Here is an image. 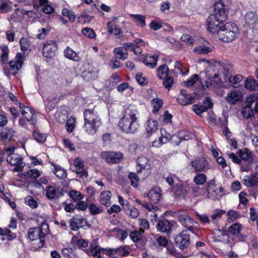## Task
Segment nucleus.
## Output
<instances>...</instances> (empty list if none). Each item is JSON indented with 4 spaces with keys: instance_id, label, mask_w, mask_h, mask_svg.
<instances>
[{
    "instance_id": "nucleus-28",
    "label": "nucleus",
    "mask_w": 258,
    "mask_h": 258,
    "mask_svg": "<svg viewBox=\"0 0 258 258\" xmlns=\"http://www.w3.org/2000/svg\"><path fill=\"white\" fill-rule=\"evenodd\" d=\"M38 232L40 235V244L39 246L40 247H42L44 244V238L46 235L48 234L49 232L48 224L45 221H43L41 224L40 228H39Z\"/></svg>"
},
{
    "instance_id": "nucleus-10",
    "label": "nucleus",
    "mask_w": 258,
    "mask_h": 258,
    "mask_svg": "<svg viewBox=\"0 0 258 258\" xmlns=\"http://www.w3.org/2000/svg\"><path fill=\"white\" fill-rule=\"evenodd\" d=\"M161 190L160 188L157 186L153 187L149 191L147 194V197L151 201V204H157L159 202L161 196ZM142 205L150 211L154 208V206L152 204L148 205V204L145 203L142 204Z\"/></svg>"
},
{
    "instance_id": "nucleus-1",
    "label": "nucleus",
    "mask_w": 258,
    "mask_h": 258,
    "mask_svg": "<svg viewBox=\"0 0 258 258\" xmlns=\"http://www.w3.org/2000/svg\"><path fill=\"white\" fill-rule=\"evenodd\" d=\"M228 11L225 8L224 3L219 1L214 6L213 14L207 19V29L212 33L218 34L223 28L224 23L227 19Z\"/></svg>"
},
{
    "instance_id": "nucleus-17",
    "label": "nucleus",
    "mask_w": 258,
    "mask_h": 258,
    "mask_svg": "<svg viewBox=\"0 0 258 258\" xmlns=\"http://www.w3.org/2000/svg\"><path fill=\"white\" fill-rule=\"evenodd\" d=\"M45 190L46 196L50 200L57 199L62 195V190L59 187L49 185L46 187Z\"/></svg>"
},
{
    "instance_id": "nucleus-20",
    "label": "nucleus",
    "mask_w": 258,
    "mask_h": 258,
    "mask_svg": "<svg viewBox=\"0 0 258 258\" xmlns=\"http://www.w3.org/2000/svg\"><path fill=\"white\" fill-rule=\"evenodd\" d=\"M243 94L239 91L232 89L227 94L225 100L231 104H235L242 99Z\"/></svg>"
},
{
    "instance_id": "nucleus-15",
    "label": "nucleus",
    "mask_w": 258,
    "mask_h": 258,
    "mask_svg": "<svg viewBox=\"0 0 258 258\" xmlns=\"http://www.w3.org/2000/svg\"><path fill=\"white\" fill-rule=\"evenodd\" d=\"M18 103L21 114L24 117H30V121L32 123H36L37 122V116L34 109L28 106L25 105L22 103Z\"/></svg>"
},
{
    "instance_id": "nucleus-63",
    "label": "nucleus",
    "mask_w": 258,
    "mask_h": 258,
    "mask_svg": "<svg viewBox=\"0 0 258 258\" xmlns=\"http://www.w3.org/2000/svg\"><path fill=\"white\" fill-rule=\"evenodd\" d=\"M89 210L90 213L93 215H98L102 212V210L100 207L93 204L90 205Z\"/></svg>"
},
{
    "instance_id": "nucleus-25",
    "label": "nucleus",
    "mask_w": 258,
    "mask_h": 258,
    "mask_svg": "<svg viewBox=\"0 0 258 258\" xmlns=\"http://www.w3.org/2000/svg\"><path fill=\"white\" fill-rule=\"evenodd\" d=\"M86 223V220L82 217L74 218L70 221V227L72 230L76 231L85 226Z\"/></svg>"
},
{
    "instance_id": "nucleus-45",
    "label": "nucleus",
    "mask_w": 258,
    "mask_h": 258,
    "mask_svg": "<svg viewBox=\"0 0 258 258\" xmlns=\"http://www.w3.org/2000/svg\"><path fill=\"white\" fill-rule=\"evenodd\" d=\"M39 227H33L28 230V237L31 240L39 239L40 242V235L38 232Z\"/></svg>"
},
{
    "instance_id": "nucleus-3",
    "label": "nucleus",
    "mask_w": 258,
    "mask_h": 258,
    "mask_svg": "<svg viewBox=\"0 0 258 258\" xmlns=\"http://www.w3.org/2000/svg\"><path fill=\"white\" fill-rule=\"evenodd\" d=\"M84 117L83 130L89 135H94L102 125L101 119L97 112L94 109H86L84 111Z\"/></svg>"
},
{
    "instance_id": "nucleus-36",
    "label": "nucleus",
    "mask_w": 258,
    "mask_h": 258,
    "mask_svg": "<svg viewBox=\"0 0 258 258\" xmlns=\"http://www.w3.org/2000/svg\"><path fill=\"white\" fill-rule=\"evenodd\" d=\"M130 17L134 22L137 23V26L141 27L146 26L145 16L139 14H131Z\"/></svg>"
},
{
    "instance_id": "nucleus-40",
    "label": "nucleus",
    "mask_w": 258,
    "mask_h": 258,
    "mask_svg": "<svg viewBox=\"0 0 258 258\" xmlns=\"http://www.w3.org/2000/svg\"><path fill=\"white\" fill-rule=\"evenodd\" d=\"M244 87L250 91H255L258 89V83L253 78H247L245 81Z\"/></svg>"
},
{
    "instance_id": "nucleus-19",
    "label": "nucleus",
    "mask_w": 258,
    "mask_h": 258,
    "mask_svg": "<svg viewBox=\"0 0 258 258\" xmlns=\"http://www.w3.org/2000/svg\"><path fill=\"white\" fill-rule=\"evenodd\" d=\"M190 165L194 168L195 172L205 171L208 168V163L205 158H197L190 162Z\"/></svg>"
},
{
    "instance_id": "nucleus-58",
    "label": "nucleus",
    "mask_w": 258,
    "mask_h": 258,
    "mask_svg": "<svg viewBox=\"0 0 258 258\" xmlns=\"http://www.w3.org/2000/svg\"><path fill=\"white\" fill-rule=\"evenodd\" d=\"M162 100L158 98L154 99L152 101V105L153 107V112L156 114L162 106Z\"/></svg>"
},
{
    "instance_id": "nucleus-5",
    "label": "nucleus",
    "mask_w": 258,
    "mask_h": 258,
    "mask_svg": "<svg viewBox=\"0 0 258 258\" xmlns=\"http://www.w3.org/2000/svg\"><path fill=\"white\" fill-rule=\"evenodd\" d=\"M23 57L22 54L19 52L15 58L8 62L4 67L5 74L7 76L15 75L22 67Z\"/></svg>"
},
{
    "instance_id": "nucleus-13",
    "label": "nucleus",
    "mask_w": 258,
    "mask_h": 258,
    "mask_svg": "<svg viewBox=\"0 0 258 258\" xmlns=\"http://www.w3.org/2000/svg\"><path fill=\"white\" fill-rule=\"evenodd\" d=\"M57 49V44L55 41H47L43 46V55L45 57L52 58L55 55V52Z\"/></svg>"
},
{
    "instance_id": "nucleus-21",
    "label": "nucleus",
    "mask_w": 258,
    "mask_h": 258,
    "mask_svg": "<svg viewBox=\"0 0 258 258\" xmlns=\"http://www.w3.org/2000/svg\"><path fill=\"white\" fill-rule=\"evenodd\" d=\"M158 121L152 118L148 119L145 124V128L148 136H151L156 133L158 129Z\"/></svg>"
},
{
    "instance_id": "nucleus-37",
    "label": "nucleus",
    "mask_w": 258,
    "mask_h": 258,
    "mask_svg": "<svg viewBox=\"0 0 258 258\" xmlns=\"http://www.w3.org/2000/svg\"><path fill=\"white\" fill-rule=\"evenodd\" d=\"M15 134V131L11 128L6 127L0 133L1 138L6 141L10 140Z\"/></svg>"
},
{
    "instance_id": "nucleus-47",
    "label": "nucleus",
    "mask_w": 258,
    "mask_h": 258,
    "mask_svg": "<svg viewBox=\"0 0 258 258\" xmlns=\"http://www.w3.org/2000/svg\"><path fill=\"white\" fill-rule=\"evenodd\" d=\"M5 236H7L8 240H11L14 239L16 235L15 234H11L10 230L7 228L3 229L0 228V239L2 240H4L6 239Z\"/></svg>"
},
{
    "instance_id": "nucleus-41",
    "label": "nucleus",
    "mask_w": 258,
    "mask_h": 258,
    "mask_svg": "<svg viewBox=\"0 0 258 258\" xmlns=\"http://www.w3.org/2000/svg\"><path fill=\"white\" fill-rule=\"evenodd\" d=\"M225 213V211L220 209H217L213 211L210 215V220L212 224L216 225L218 221L221 219V216Z\"/></svg>"
},
{
    "instance_id": "nucleus-62",
    "label": "nucleus",
    "mask_w": 258,
    "mask_h": 258,
    "mask_svg": "<svg viewBox=\"0 0 258 258\" xmlns=\"http://www.w3.org/2000/svg\"><path fill=\"white\" fill-rule=\"evenodd\" d=\"M82 33L84 35L91 39H93L96 36L94 31L91 28L86 27L83 28Z\"/></svg>"
},
{
    "instance_id": "nucleus-38",
    "label": "nucleus",
    "mask_w": 258,
    "mask_h": 258,
    "mask_svg": "<svg viewBox=\"0 0 258 258\" xmlns=\"http://www.w3.org/2000/svg\"><path fill=\"white\" fill-rule=\"evenodd\" d=\"M239 156L240 160L251 162L252 159V154L251 152L246 148H243L239 151Z\"/></svg>"
},
{
    "instance_id": "nucleus-42",
    "label": "nucleus",
    "mask_w": 258,
    "mask_h": 258,
    "mask_svg": "<svg viewBox=\"0 0 258 258\" xmlns=\"http://www.w3.org/2000/svg\"><path fill=\"white\" fill-rule=\"evenodd\" d=\"M53 167L52 169L53 173L59 178H64L67 176V173L64 169L55 164H52Z\"/></svg>"
},
{
    "instance_id": "nucleus-24",
    "label": "nucleus",
    "mask_w": 258,
    "mask_h": 258,
    "mask_svg": "<svg viewBox=\"0 0 258 258\" xmlns=\"http://www.w3.org/2000/svg\"><path fill=\"white\" fill-rule=\"evenodd\" d=\"M137 172H140L143 170H147V173L149 172L150 165L149 163L148 159L145 157H141L138 158L137 160Z\"/></svg>"
},
{
    "instance_id": "nucleus-56",
    "label": "nucleus",
    "mask_w": 258,
    "mask_h": 258,
    "mask_svg": "<svg viewBox=\"0 0 258 258\" xmlns=\"http://www.w3.org/2000/svg\"><path fill=\"white\" fill-rule=\"evenodd\" d=\"M125 211L127 215L132 218H136L139 215V211L133 206H128L125 208Z\"/></svg>"
},
{
    "instance_id": "nucleus-2",
    "label": "nucleus",
    "mask_w": 258,
    "mask_h": 258,
    "mask_svg": "<svg viewBox=\"0 0 258 258\" xmlns=\"http://www.w3.org/2000/svg\"><path fill=\"white\" fill-rule=\"evenodd\" d=\"M137 114L138 111L136 106L130 105L125 109L124 115L118 122L120 130L126 133H136L140 126Z\"/></svg>"
},
{
    "instance_id": "nucleus-11",
    "label": "nucleus",
    "mask_w": 258,
    "mask_h": 258,
    "mask_svg": "<svg viewBox=\"0 0 258 258\" xmlns=\"http://www.w3.org/2000/svg\"><path fill=\"white\" fill-rule=\"evenodd\" d=\"M208 71L206 72V76L208 78V80L205 81L204 82H201L202 88L204 90L212 88H218L220 82L219 75L216 73H214L213 76H211L208 74Z\"/></svg>"
},
{
    "instance_id": "nucleus-6",
    "label": "nucleus",
    "mask_w": 258,
    "mask_h": 258,
    "mask_svg": "<svg viewBox=\"0 0 258 258\" xmlns=\"http://www.w3.org/2000/svg\"><path fill=\"white\" fill-rule=\"evenodd\" d=\"M15 152V149L9 148L6 150V153L7 154V161L13 166H15V170L21 171L24 167L22 158L21 156Z\"/></svg>"
},
{
    "instance_id": "nucleus-9",
    "label": "nucleus",
    "mask_w": 258,
    "mask_h": 258,
    "mask_svg": "<svg viewBox=\"0 0 258 258\" xmlns=\"http://www.w3.org/2000/svg\"><path fill=\"white\" fill-rule=\"evenodd\" d=\"M190 187L187 186V182L182 183L178 181L175 186L171 188V190L176 199H183L189 192Z\"/></svg>"
},
{
    "instance_id": "nucleus-26",
    "label": "nucleus",
    "mask_w": 258,
    "mask_h": 258,
    "mask_svg": "<svg viewBox=\"0 0 258 258\" xmlns=\"http://www.w3.org/2000/svg\"><path fill=\"white\" fill-rule=\"evenodd\" d=\"M242 182L247 187L256 186L258 184V177L254 174L245 175L243 177Z\"/></svg>"
},
{
    "instance_id": "nucleus-54",
    "label": "nucleus",
    "mask_w": 258,
    "mask_h": 258,
    "mask_svg": "<svg viewBox=\"0 0 258 258\" xmlns=\"http://www.w3.org/2000/svg\"><path fill=\"white\" fill-rule=\"evenodd\" d=\"M60 100L59 98L55 97L53 99L45 102V109L47 111H50L54 108L56 104Z\"/></svg>"
},
{
    "instance_id": "nucleus-33",
    "label": "nucleus",
    "mask_w": 258,
    "mask_h": 258,
    "mask_svg": "<svg viewBox=\"0 0 258 258\" xmlns=\"http://www.w3.org/2000/svg\"><path fill=\"white\" fill-rule=\"evenodd\" d=\"M194 135L188 131H181L179 133L178 137L177 136H171V140H175V139H180V141L178 143H177V145L179 144V143L181 140L187 141L190 139H191L193 137Z\"/></svg>"
},
{
    "instance_id": "nucleus-14",
    "label": "nucleus",
    "mask_w": 258,
    "mask_h": 258,
    "mask_svg": "<svg viewBox=\"0 0 258 258\" xmlns=\"http://www.w3.org/2000/svg\"><path fill=\"white\" fill-rule=\"evenodd\" d=\"M102 159L105 160L106 162L110 163H117L120 162L122 158V154L120 152H102L100 154Z\"/></svg>"
},
{
    "instance_id": "nucleus-44",
    "label": "nucleus",
    "mask_w": 258,
    "mask_h": 258,
    "mask_svg": "<svg viewBox=\"0 0 258 258\" xmlns=\"http://www.w3.org/2000/svg\"><path fill=\"white\" fill-rule=\"evenodd\" d=\"M212 48L213 47L211 45H200L194 48V52L199 54H205L211 52Z\"/></svg>"
},
{
    "instance_id": "nucleus-4",
    "label": "nucleus",
    "mask_w": 258,
    "mask_h": 258,
    "mask_svg": "<svg viewBox=\"0 0 258 258\" xmlns=\"http://www.w3.org/2000/svg\"><path fill=\"white\" fill-rule=\"evenodd\" d=\"M102 252L109 255L114 254H118L121 255H126L128 252L125 250L124 247H119L115 248H101L97 244L96 241H93L90 244V249L87 252L91 254L94 258H101V252Z\"/></svg>"
},
{
    "instance_id": "nucleus-60",
    "label": "nucleus",
    "mask_w": 258,
    "mask_h": 258,
    "mask_svg": "<svg viewBox=\"0 0 258 258\" xmlns=\"http://www.w3.org/2000/svg\"><path fill=\"white\" fill-rule=\"evenodd\" d=\"M114 54L118 56V57L122 60H124L127 57V53L123 51V48L119 47L115 48L113 51Z\"/></svg>"
},
{
    "instance_id": "nucleus-22",
    "label": "nucleus",
    "mask_w": 258,
    "mask_h": 258,
    "mask_svg": "<svg viewBox=\"0 0 258 258\" xmlns=\"http://www.w3.org/2000/svg\"><path fill=\"white\" fill-rule=\"evenodd\" d=\"M239 33H234V32H228L223 30V28L220 30L218 34L220 40L224 42H230L236 38Z\"/></svg>"
},
{
    "instance_id": "nucleus-32",
    "label": "nucleus",
    "mask_w": 258,
    "mask_h": 258,
    "mask_svg": "<svg viewBox=\"0 0 258 258\" xmlns=\"http://www.w3.org/2000/svg\"><path fill=\"white\" fill-rule=\"evenodd\" d=\"M158 58V56L156 54L147 55L144 57L143 62L148 68H153L157 64Z\"/></svg>"
},
{
    "instance_id": "nucleus-48",
    "label": "nucleus",
    "mask_w": 258,
    "mask_h": 258,
    "mask_svg": "<svg viewBox=\"0 0 258 258\" xmlns=\"http://www.w3.org/2000/svg\"><path fill=\"white\" fill-rule=\"evenodd\" d=\"M217 238L219 241L225 244H229L230 246L234 243L233 242H231L230 241L231 236L227 233L224 232H220V233L218 236Z\"/></svg>"
},
{
    "instance_id": "nucleus-30",
    "label": "nucleus",
    "mask_w": 258,
    "mask_h": 258,
    "mask_svg": "<svg viewBox=\"0 0 258 258\" xmlns=\"http://www.w3.org/2000/svg\"><path fill=\"white\" fill-rule=\"evenodd\" d=\"M165 131L163 130H161V136L159 138L158 140H155L152 142V146L155 147H159L164 144L166 143L170 140H171V136L170 134H167L164 136L163 133Z\"/></svg>"
},
{
    "instance_id": "nucleus-59",
    "label": "nucleus",
    "mask_w": 258,
    "mask_h": 258,
    "mask_svg": "<svg viewBox=\"0 0 258 258\" xmlns=\"http://www.w3.org/2000/svg\"><path fill=\"white\" fill-rule=\"evenodd\" d=\"M135 42V45L133 51L134 53L136 55L140 54L142 52L140 46L144 45V42L142 39H137Z\"/></svg>"
},
{
    "instance_id": "nucleus-61",
    "label": "nucleus",
    "mask_w": 258,
    "mask_h": 258,
    "mask_svg": "<svg viewBox=\"0 0 258 258\" xmlns=\"http://www.w3.org/2000/svg\"><path fill=\"white\" fill-rule=\"evenodd\" d=\"M25 204L32 208H36L38 207V203L32 196H27L25 198Z\"/></svg>"
},
{
    "instance_id": "nucleus-16",
    "label": "nucleus",
    "mask_w": 258,
    "mask_h": 258,
    "mask_svg": "<svg viewBox=\"0 0 258 258\" xmlns=\"http://www.w3.org/2000/svg\"><path fill=\"white\" fill-rule=\"evenodd\" d=\"M258 101V94H253L248 96L246 98V105L244 110L242 111L243 116L248 118L253 114L251 108L252 104Z\"/></svg>"
},
{
    "instance_id": "nucleus-12",
    "label": "nucleus",
    "mask_w": 258,
    "mask_h": 258,
    "mask_svg": "<svg viewBox=\"0 0 258 258\" xmlns=\"http://www.w3.org/2000/svg\"><path fill=\"white\" fill-rule=\"evenodd\" d=\"M241 229V225L236 223L230 226L228 229L229 232L231 234V240L235 243L238 241L244 240V237L240 234Z\"/></svg>"
},
{
    "instance_id": "nucleus-57",
    "label": "nucleus",
    "mask_w": 258,
    "mask_h": 258,
    "mask_svg": "<svg viewBox=\"0 0 258 258\" xmlns=\"http://www.w3.org/2000/svg\"><path fill=\"white\" fill-rule=\"evenodd\" d=\"M144 230L139 229V231H133L130 234V238L134 241L136 242L139 240L141 237V234L143 233Z\"/></svg>"
},
{
    "instance_id": "nucleus-49",
    "label": "nucleus",
    "mask_w": 258,
    "mask_h": 258,
    "mask_svg": "<svg viewBox=\"0 0 258 258\" xmlns=\"http://www.w3.org/2000/svg\"><path fill=\"white\" fill-rule=\"evenodd\" d=\"M82 77L87 81H89L96 77V72L95 70H88L82 73Z\"/></svg>"
},
{
    "instance_id": "nucleus-51",
    "label": "nucleus",
    "mask_w": 258,
    "mask_h": 258,
    "mask_svg": "<svg viewBox=\"0 0 258 258\" xmlns=\"http://www.w3.org/2000/svg\"><path fill=\"white\" fill-rule=\"evenodd\" d=\"M206 180H207V176L204 173L197 174L194 177V183H195L197 184H199V185H203L206 182Z\"/></svg>"
},
{
    "instance_id": "nucleus-35",
    "label": "nucleus",
    "mask_w": 258,
    "mask_h": 258,
    "mask_svg": "<svg viewBox=\"0 0 258 258\" xmlns=\"http://www.w3.org/2000/svg\"><path fill=\"white\" fill-rule=\"evenodd\" d=\"M157 77L158 79H164L169 76V69L168 66L165 64H162L157 70Z\"/></svg>"
},
{
    "instance_id": "nucleus-46",
    "label": "nucleus",
    "mask_w": 258,
    "mask_h": 258,
    "mask_svg": "<svg viewBox=\"0 0 258 258\" xmlns=\"http://www.w3.org/2000/svg\"><path fill=\"white\" fill-rule=\"evenodd\" d=\"M192 98L190 95L180 94L177 98V102L182 105H186L192 103Z\"/></svg>"
},
{
    "instance_id": "nucleus-43",
    "label": "nucleus",
    "mask_w": 258,
    "mask_h": 258,
    "mask_svg": "<svg viewBox=\"0 0 258 258\" xmlns=\"http://www.w3.org/2000/svg\"><path fill=\"white\" fill-rule=\"evenodd\" d=\"M227 221L229 222H232L236 221V220L242 217V214L239 213L238 212L230 210L227 213Z\"/></svg>"
},
{
    "instance_id": "nucleus-23",
    "label": "nucleus",
    "mask_w": 258,
    "mask_h": 258,
    "mask_svg": "<svg viewBox=\"0 0 258 258\" xmlns=\"http://www.w3.org/2000/svg\"><path fill=\"white\" fill-rule=\"evenodd\" d=\"M116 18H114L111 21L107 23V27L109 33L114 35H119L122 32L121 28L116 24Z\"/></svg>"
},
{
    "instance_id": "nucleus-50",
    "label": "nucleus",
    "mask_w": 258,
    "mask_h": 258,
    "mask_svg": "<svg viewBox=\"0 0 258 258\" xmlns=\"http://www.w3.org/2000/svg\"><path fill=\"white\" fill-rule=\"evenodd\" d=\"M39 3L43 5L42 8L43 11L46 14H52L54 12L53 8L49 4L47 0H40Z\"/></svg>"
},
{
    "instance_id": "nucleus-31",
    "label": "nucleus",
    "mask_w": 258,
    "mask_h": 258,
    "mask_svg": "<svg viewBox=\"0 0 258 258\" xmlns=\"http://www.w3.org/2000/svg\"><path fill=\"white\" fill-rule=\"evenodd\" d=\"M64 56L70 60L78 62L80 61L81 58L78 54L73 50L71 48L67 47L63 51Z\"/></svg>"
},
{
    "instance_id": "nucleus-8",
    "label": "nucleus",
    "mask_w": 258,
    "mask_h": 258,
    "mask_svg": "<svg viewBox=\"0 0 258 258\" xmlns=\"http://www.w3.org/2000/svg\"><path fill=\"white\" fill-rule=\"evenodd\" d=\"M189 231L187 230H183L177 234L174 238L176 246L181 250L187 248L190 243Z\"/></svg>"
},
{
    "instance_id": "nucleus-52",
    "label": "nucleus",
    "mask_w": 258,
    "mask_h": 258,
    "mask_svg": "<svg viewBox=\"0 0 258 258\" xmlns=\"http://www.w3.org/2000/svg\"><path fill=\"white\" fill-rule=\"evenodd\" d=\"M243 80V76L240 75H236L229 78V82L231 86L237 87L238 84Z\"/></svg>"
},
{
    "instance_id": "nucleus-39",
    "label": "nucleus",
    "mask_w": 258,
    "mask_h": 258,
    "mask_svg": "<svg viewBox=\"0 0 258 258\" xmlns=\"http://www.w3.org/2000/svg\"><path fill=\"white\" fill-rule=\"evenodd\" d=\"M0 48L2 51V54L0 57L1 64L2 65L6 64L8 62L10 51L9 47L6 45L3 44L1 45Z\"/></svg>"
},
{
    "instance_id": "nucleus-55",
    "label": "nucleus",
    "mask_w": 258,
    "mask_h": 258,
    "mask_svg": "<svg viewBox=\"0 0 258 258\" xmlns=\"http://www.w3.org/2000/svg\"><path fill=\"white\" fill-rule=\"evenodd\" d=\"M30 117H21L19 119V124L22 127L24 128H28V123L30 125L32 126H34L36 123H32L30 122Z\"/></svg>"
},
{
    "instance_id": "nucleus-34",
    "label": "nucleus",
    "mask_w": 258,
    "mask_h": 258,
    "mask_svg": "<svg viewBox=\"0 0 258 258\" xmlns=\"http://www.w3.org/2000/svg\"><path fill=\"white\" fill-rule=\"evenodd\" d=\"M111 193L109 190L103 191L100 195V203L106 207H108L111 204L110 199Z\"/></svg>"
},
{
    "instance_id": "nucleus-53",
    "label": "nucleus",
    "mask_w": 258,
    "mask_h": 258,
    "mask_svg": "<svg viewBox=\"0 0 258 258\" xmlns=\"http://www.w3.org/2000/svg\"><path fill=\"white\" fill-rule=\"evenodd\" d=\"M223 30L228 32H234L236 33H239V30L236 25L233 23H227L224 25Z\"/></svg>"
},
{
    "instance_id": "nucleus-7",
    "label": "nucleus",
    "mask_w": 258,
    "mask_h": 258,
    "mask_svg": "<svg viewBox=\"0 0 258 258\" xmlns=\"http://www.w3.org/2000/svg\"><path fill=\"white\" fill-rule=\"evenodd\" d=\"M176 216L182 226L187 230L194 232V226L197 224L185 210H181L176 213Z\"/></svg>"
},
{
    "instance_id": "nucleus-27",
    "label": "nucleus",
    "mask_w": 258,
    "mask_h": 258,
    "mask_svg": "<svg viewBox=\"0 0 258 258\" xmlns=\"http://www.w3.org/2000/svg\"><path fill=\"white\" fill-rule=\"evenodd\" d=\"M171 224L167 220H161L158 222L157 228L158 230L161 232H166L169 233L171 232Z\"/></svg>"
},
{
    "instance_id": "nucleus-18",
    "label": "nucleus",
    "mask_w": 258,
    "mask_h": 258,
    "mask_svg": "<svg viewBox=\"0 0 258 258\" xmlns=\"http://www.w3.org/2000/svg\"><path fill=\"white\" fill-rule=\"evenodd\" d=\"M245 25L251 29H253L258 23V16L255 12H248L244 17Z\"/></svg>"
},
{
    "instance_id": "nucleus-64",
    "label": "nucleus",
    "mask_w": 258,
    "mask_h": 258,
    "mask_svg": "<svg viewBox=\"0 0 258 258\" xmlns=\"http://www.w3.org/2000/svg\"><path fill=\"white\" fill-rule=\"evenodd\" d=\"M33 136L35 140L39 143H43L45 141L46 139V136L45 134L41 133L37 131L34 132Z\"/></svg>"
},
{
    "instance_id": "nucleus-29",
    "label": "nucleus",
    "mask_w": 258,
    "mask_h": 258,
    "mask_svg": "<svg viewBox=\"0 0 258 258\" xmlns=\"http://www.w3.org/2000/svg\"><path fill=\"white\" fill-rule=\"evenodd\" d=\"M174 70L171 71L176 74H180L181 76L187 75L189 73L188 69L183 66L180 61H176L174 65Z\"/></svg>"
}]
</instances>
